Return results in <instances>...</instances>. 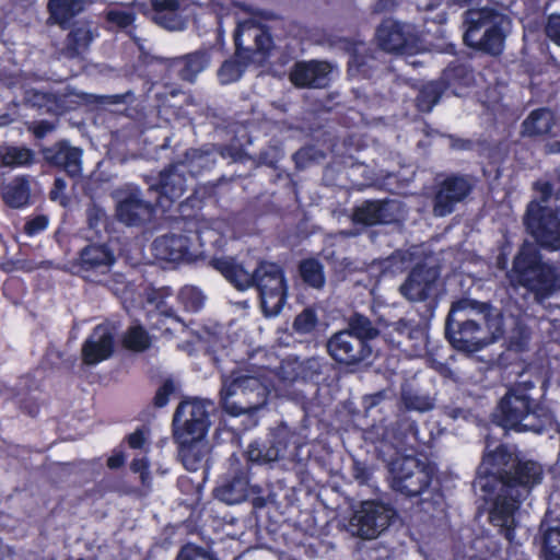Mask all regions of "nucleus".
I'll return each instance as SVG.
<instances>
[{
    "instance_id": "nucleus-1",
    "label": "nucleus",
    "mask_w": 560,
    "mask_h": 560,
    "mask_svg": "<svg viewBox=\"0 0 560 560\" xmlns=\"http://www.w3.org/2000/svg\"><path fill=\"white\" fill-rule=\"evenodd\" d=\"M209 266L238 291L255 288L258 291L264 315H279L288 296L284 271L276 262L260 260L249 272L233 256H213Z\"/></svg>"
},
{
    "instance_id": "nucleus-2",
    "label": "nucleus",
    "mask_w": 560,
    "mask_h": 560,
    "mask_svg": "<svg viewBox=\"0 0 560 560\" xmlns=\"http://www.w3.org/2000/svg\"><path fill=\"white\" fill-rule=\"evenodd\" d=\"M534 387V382L523 381L506 392L495 412L499 425L518 432L540 433L552 424L548 408L532 396Z\"/></svg>"
},
{
    "instance_id": "nucleus-3",
    "label": "nucleus",
    "mask_w": 560,
    "mask_h": 560,
    "mask_svg": "<svg viewBox=\"0 0 560 560\" xmlns=\"http://www.w3.org/2000/svg\"><path fill=\"white\" fill-rule=\"evenodd\" d=\"M509 277L513 283L530 292L538 303H542L559 288L556 268L546 262L540 249L529 242L520 246Z\"/></svg>"
},
{
    "instance_id": "nucleus-4",
    "label": "nucleus",
    "mask_w": 560,
    "mask_h": 560,
    "mask_svg": "<svg viewBox=\"0 0 560 560\" xmlns=\"http://www.w3.org/2000/svg\"><path fill=\"white\" fill-rule=\"evenodd\" d=\"M272 388L273 384L265 375L233 372L222 380V406L232 416L258 410L266 405Z\"/></svg>"
},
{
    "instance_id": "nucleus-5",
    "label": "nucleus",
    "mask_w": 560,
    "mask_h": 560,
    "mask_svg": "<svg viewBox=\"0 0 560 560\" xmlns=\"http://www.w3.org/2000/svg\"><path fill=\"white\" fill-rule=\"evenodd\" d=\"M482 474L493 477L500 486L508 481L518 483L521 490H517V495L529 494L530 489L542 479L539 464L532 460L521 462L503 446H498L493 453L485 455L479 466V475Z\"/></svg>"
},
{
    "instance_id": "nucleus-6",
    "label": "nucleus",
    "mask_w": 560,
    "mask_h": 560,
    "mask_svg": "<svg viewBox=\"0 0 560 560\" xmlns=\"http://www.w3.org/2000/svg\"><path fill=\"white\" fill-rule=\"evenodd\" d=\"M120 277L121 280H115L113 291L128 315L141 312L145 315H176L173 305L168 302L174 295L171 287L156 288L152 283H145L144 280L137 283Z\"/></svg>"
},
{
    "instance_id": "nucleus-7",
    "label": "nucleus",
    "mask_w": 560,
    "mask_h": 560,
    "mask_svg": "<svg viewBox=\"0 0 560 560\" xmlns=\"http://www.w3.org/2000/svg\"><path fill=\"white\" fill-rule=\"evenodd\" d=\"M504 16L493 8L468 9L463 13L464 44L477 51L498 56L504 47Z\"/></svg>"
},
{
    "instance_id": "nucleus-8",
    "label": "nucleus",
    "mask_w": 560,
    "mask_h": 560,
    "mask_svg": "<svg viewBox=\"0 0 560 560\" xmlns=\"http://www.w3.org/2000/svg\"><path fill=\"white\" fill-rule=\"evenodd\" d=\"M502 317H480V322L447 317L445 330L455 348L474 352L493 342L502 334Z\"/></svg>"
},
{
    "instance_id": "nucleus-9",
    "label": "nucleus",
    "mask_w": 560,
    "mask_h": 560,
    "mask_svg": "<svg viewBox=\"0 0 560 560\" xmlns=\"http://www.w3.org/2000/svg\"><path fill=\"white\" fill-rule=\"evenodd\" d=\"M526 232L538 248L560 250V207H549L536 200L527 203L523 218Z\"/></svg>"
},
{
    "instance_id": "nucleus-10",
    "label": "nucleus",
    "mask_w": 560,
    "mask_h": 560,
    "mask_svg": "<svg viewBox=\"0 0 560 560\" xmlns=\"http://www.w3.org/2000/svg\"><path fill=\"white\" fill-rule=\"evenodd\" d=\"M210 402L200 399L185 400L177 407L173 424L177 443H188L197 439H203L210 425Z\"/></svg>"
},
{
    "instance_id": "nucleus-11",
    "label": "nucleus",
    "mask_w": 560,
    "mask_h": 560,
    "mask_svg": "<svg viewBox=\"0 0 560 560\" xmlns=\"http://www.w3.org/2000/svg\"><path fill=\"white\" fill-rule=\"evenodd\" d=\"M395 513L389 506L365 501L353 512L349 520L347 530L362 539L378 537L390 524Z\"/></svg>"
},
{
    "instance_id": "nucleus-12",
    "label": "nucleus",
    "mask_w": 560,
    "mask_h": 560,
    "mask_svg": "<svg viewBox=\"0 0 560 560\" xmlns=\"http://www.w3.org/2000/svg\"><path fill=\"white\" fill-rule=\"evenodd\" d=\"M392 471L394 490L409 497L422 494L432 479L431 468L412 456L396 459Z\"/></svg>"
},
{
    "instance_id": "nucleus-13",
    "label": "nucleus",
    "mask_w": 560,
    "mask_h": 560,
    "mask_svg": "<svg viewBox=\"0 0 560 560\" xmlns=\"http://www.w3.org/2000/svg\"><path fill=\"white\" fill-rule=\"evenodd\" d=\"M439 277L440 270L438 267L418 262L400 285V292L410 301L423 302L429 300L428 312L433 315L438 306L435 291Z\"/></svg>"
},
{
    "instance_id": "nucleus-14",
    "label": "nucleus",
    "mask_w": 560,
    "mask_h": 560,
    "mask_svg": "<svg viewBox=\"0 0 560 560\" xmlns=\"http://www.w3.org/2000/svg\"><path fill=\"white\" fill-rule=\"evenodd\" d=\"M517 490H521L518 483L506 482L500 486V491L493 501L492 508L489 512V520L494 525L502 529L508 540L514 539L515 513L518 510L520 503L528 494L517 495Z\"/></svg>"
},
{
    "instance_id": "nucleus-15",
    "label": "nucleus",
    "mask_w": 560,
    "mask_h": 560,
    "mask_svg": "<svg viewBox=\"0 0 560 560\" xmlns=\"http://www.w3.org/2000/svg\"><path fill=\"white\" fill-rule=\"evenodd\" d=\"M404 213V203L396 199H368L357 206L352 212V220L364 226L394 224L400 221Z\"/></svg>"
},
{
    "instance_id": "nucleus-16",
    "label": "nucleus",
    "mask_w": 560,
    "mask_h": 560,
    "mask_svg": "<svg viewBox=\"0 0 560 560\" xmlns=\"http://www.w3.org/2000/svg\"><path fill=\"white\" fill-rule=\"evenodd\" d=\"M470 180L458 174L446 176L439 185L433 198V212L438 217L451 214L458 202L464 201L472 191Z\"/></svg>"
},
{
    "instance_id": "nucleus-17",
    "label": "nucleus",
    "mask_w": 560,
    "mask_h": 560,
    "mask_svg": "<svg viewBox=\"0 0 560 560\" xmlns=\"http://www.w3.org/2000/svg\"><path fill=\"white\" fill-rule=\"evenodd\" d=\"M115 262V252L107 243L90 242L79 250L74 266L89 278L93 273H107Z\"/></svg>"
},
{
    "instance_id": "nucleus-18",
    "label": "nucleus",
    "mask_w": 560,
    "mask_h": 560,
    "mask_svg": "<svg viewBox=\"0 0 560 560\" xmlns=\"http://www.w3.org/2000/svg\"><path fill=\"white\" fill-rule=\"evenodd\" d=\"M330 355L340 363L357 364L371 358L372 349L349 330L340 331L328 341Z\"/></svg>"
},
{
    "instance_id": "nucleus-19",
    "label": "nucleus",
    "mask_w": 560,
    "mask_h": 560,
    "mask_svg": "<svg viewBox=\"0 0 560 560\" xmlns=\"http://www.w3.org/2000/svg\"><path fill=\"white\" fill-rule=\"evenodd\" d=\"M156 208V203L142 199L140 190L136 189L118 201L116 217L127 226H142L152 221Z\"/></svg>"
},
{
    "instance_id": "nucleus-20",
    "label": "nucleus",
    "mask_w": 560,
    "mask_h": 560,
    "mask_svg": "<svg viewBox=\"0 0 560 560\" xmlns=\"http://www.w3.org/2000/svg\"><path fill=\"white\" fill-rule=\"evenodd\" d=\"M40 154L47 165L63 171L71 177L79 176L82 171V150L72 147L68 140H59L50 147H43Z\"/></svg>"
},
{
    "instance_id": "nucleus-21",
    "label": "nucleus",
    "mask_w": 560,
    "mask_h": 560,
    "mask_svg": "<svg viewBox=\"0 0 560 560\" xmlns=\"http://www.w3.org/2000/svg\"><path fill=\"white\" fill-rule=\"evenodd\" d=\"M331 67L327 61H296L289 73V80L295 88L322 89L329 82Z\"/></svg>"
},
{
    "instance_id": "nucleus-22",
    "label": "nucleus",
    "mask_w": 560,
    "mask_h": 560,
    "mask_svg": "<svg viewBox=\"0 0 560 560\" xmlns=\"http://www.w3.org/2000/svg\"><path fill=\"white\" fill-rule=\"evenodd\" d=\"M375 37L380 48L386 52L409 55L413 52L415 43L401 23L387 19L376 28Z\"/></svg>"
},
{
    "instance_id": "nucleus-23",
    "label": "nucleus",
    "mask_w": 560,
    "mask_h": 560,
    "mask_svg": "<svg viewBox=\"0 0 560 560\" xmlns=\"http://www.w3.org/2000/svg\"><path fill=\"white\" fill-rule=\"evenodd\" d=\"M186 188V176L184 173H179L175 165H170L161 172L158 183L150 186V190L158 194L156 206L163 209L179 199Z\"/></svg>"
},
{
    "instance_id": "nucleus-24",
    "label": "nucleus",
    "mask_w": 560,
    "mask_h": 560,
    "mask_svg": "<svg viewBox=\"0 0 560 560\" xmlns=\"http://www.w3.org/2000/svg\"><path fill=\"white\" fill-rule=\"evenodd\" d=\"M191 240L188 235L165 234L156 237L151 246L152 255L170 262L190 261Z\"/></svg>"
},
{
    "instance_id": "nucleus-25",
    "label": "nucleus",
    "mask_w": 560,
    "mask_h": 560,
    "mask_svg": "<svg viewBox=\"0 0 560 560\" xmlns=\"http://www.w3.org/2000/svg\"><path fill=\"white\" fill-rule=\"evenodd\" d=\"M113 332L108 326L100 325L82 346V361L86 365H95L107 360L113 354Z\"/></svg>"
},
{
    "instance_id": "nucleus-26",
    "label": "nucleus",
    "mask_w": 560,
    "mask_h": 560,
    "mask_svg": "<svg viewBox=\"0 0 560 560\" xmlns=\"http://www.w3.org/2000/svg\"><path fill=\"white\" fill-rule=\"evenodd\" d=\"M440 81L446 91L463 96L476 84V73L470 62L459 59L451 61L442 71Z\"/></svg>"
},
{
    "instance_id": "nucleus-27",
    "label": "nucleus",
    "mask_w": 560,
    "mask_h": 560,
    "mask_svg": "<svg viewBox=\"0 0 560 560\" xmlns=\"http://www.w3.org/2000/svg\"><path fill=\"white\" fill-rule=\"evenodd\" d=\"M236 27H242V42L244 54L253 56L254 62L256 56L261 60L268 58L275 47L273 37L267 26L249 24H238Z\"/></svg>"
},
{
    "instance_id": "nucleus-28",
    "label": "nucleus",
    "mask_w": 560,
    "mask_h": 560,
    "mask_svg": "<svg viewBox=\"0 0 560 560\" xmlns=\"http://www.w3.org/2000/svg\"><path fill=\"white\" fill-rule=\"evenodd\" d=\"M241 31L242 27H236L233 33L236 58L225 60L218 70V77L223 84H230L238 81L246 68L254 62L253 56L244 54Z\"/></svg>"
},
{
    "instance_id": "nucleus-29",
    "label": "nucleus",
    "mask_w": 560,
    "mask_h": 560,
    "mask_svg": "<svg viewBox=\"0 0 560 560\" xmlns=\"http://www.w3.org/2000/svg\"><path fill=\"white\" fill-rule=\"evenodd\" d=\"M555 126L553 113L547 107L533 109L521 124L523 138L539 139L549 136Z\"/></svg>"
},
{
    "instance_id": "nucleus-30",
    "label": "nucleus",
    "mask_w": 560,
    "mask_h": 560,
    "mask_svg": "<svg viewBox=\"0 0 560 560\" xmlns=\"http://www.w3.org/2000/svg\"><path fill=\"white\" fill-rule=\"evenodd\" d=\"M4 205L11 209H24L31 205V183L28 176L19 175L0 188Z\"/></svg>"
},
{
    "instance_id": "nucleus-31",
    "label": "nucleus",
    "mask_w": 560,
    "mask_h": 560,
    "mask_svg": "<svg viewBox=\"0 0 560 560\" xmlns=\"http://www.w3.org/2000/svg\"><path fill=\"white\" fill-rule=\"evenodd\" d=\"M151 19L158 25L170 30H178L180 20V2L179 0H151Z\"/></svg>"
},
{
    "instance_id": "nucleus-32",
    "label": "nucleus",
    "mask_w": 560,
    "mask_h": 560,
    "mask_svg": "<svg viewBox=\"0 0 560 560\" xmlns=\"http://www.w3.org/2000/svg\"><path fill=\"white\" fill-rule=\"evenodd\" d=\"M288 447L287 434L284 431H278L273 439L268 442L266 453L261 455V444L252 443L247 450L248 459L259 464H268L281 458Z\"/></svg>"
},
{
    "instance_id": "nucleus-33",
    "label": "nucleus",
    "mask_w": 560,
    "mask_h": 560,
    "mask_svg": "<svg viewBox=\"0 0 560 560\" xmlns=\"http://www.w3.org/2000/svg\"><path fill=\"white\" fill-rule=\"evenodd\" d=\"M211 55L209 49H198L189 52L175 61L178 67V77L187 82H194L196 77L210 63Z\"/></svg>"
},
{
    "instance_id": "nucleus-34",
    "label": "nucleus",
    "mask_w": 560,
    "mask_h": 560,
    "mask_svg": "<svg viewBox=\"0 0 560 560\" xmlns=\"http://www.w3.org/2000/svg\"><path fill=\"white\" fill-rule=\"evenodd\" d=\"M179 444V457L187 470L196 471L203 467L209 453V445L203 439Z\"/></svg>"
},
{
    "instance_id": "nucleus-35",
    "label": "nucleus",
    "mask_w": 560,
    "mask_h": 560,
    "mask_svg": "<svg viewBox=\"0 0 560 560\" xmlns=\"http://www.w3.org/2000/svg\"><path fill=\"white\" fill-rule=\"evenodd\" d=\"M202 200L195 195L187 197L179 203V219L183 221V231L189 234L199 235L202 218L201 211Z\"/></svg>"
},
{
    "instance_id": "nucleus-36",
    "label": "nucleus",
    "mask_w": 560,
    "mask_h": 560,
    "mask_svg": "<svg viewBox=\"0 0 560 560\" xmlns=\"http://www.w3.org/2000/svg\"><path fill=\"white\" fill-rule=\"evenodd\" d=\"M378 60L373 54L354 48L348 60L347 72L354 79H371L377 68Z\"/></svg>"
},
{
    "instance_id": "nucleus-37",
    "label": "nucleus",
    "mask_w": 560,
    "mask_h": 560,
    "mask_svg": "<svg viewBox=\"0 0 560 560\" xmlns=\"http://www.w3.org/2000/svg\"><path fill=\"white\" fill-rule=\"evenodd\" d=\"M446 92L440 79L423 84L416 97V106L421 113H430Z\"/></svg>"
},
{
    "instance_id": "nucleus-38",
    "label": "nucleus",
    "mask_w": 560,
    "mask_h": 560,
    "mask_svg": "<svg viewBox=\"0 0 560 560\" xmlns=\"http://www.w3.org/2000/svg\"><path fill=\"white\" fill-rule=\"evenodd\" d=\"M299 273L305 284L314 289H322L326 278L323 264L316 258H305L299 264Z\"/></svg>"
},
{
    "instance_id": "nucleus-39",
    "label": "nucleus",
    "mask_w": 560,
    "mask_h": 560,
    "mask_svg": "<svg viewBox=\"0 0 560 560\" xmlns=\"http://www.w3.org/2000/svg\"><path fill=\"white\" fill-rule=\"evenodd\" d=\"M215 497L226 504H237L247 498V481L236 477L215 489Z\"/></svg>"
},
{
    "instance_id": "nucleus-40",
    "label": "nucleus",
    "mask_w": 560,
    "mask_h": 560,
    "mask_svg": "<svg viewBox=\"0 0 560 560\" xmlns=\"http://www.w3.org/2000/svg\"><path fill=\"white\" fill-rule=\"evenodd\" d=\"M50 18L56 23L63 25L69 23L82 10L80 0H49L47 4Z\"/></svg>"
},
{
    "instance_id": "nucleus-41",
    "label": "nucleus",
    "mask_w": 560,
    "mask_h": 560,
    "mask_svg": "<svg viewBox=\"0 0 560 560\" xmlns=\"http://www.w3.org/2000/svg\"><path fill=\"white\" fill-rule=\"evenodd\" d=\"M35 161L34 151L25 147H0V166H28Z\"/></svg>"
},
{
    "instance_id": "nucleus-42",
    "label": "nucleus",
    "mask_w": 560,
    "mask_h": 560,
    "mask_svg": "<svg viewBox=\"0 0 560 560\" xmlns=\"http://www.w3.org/2000/svg\"><path fill=\"white\" fill-rule=\"evenodd\" d=\"M177 300L185 312L198 313L205 306L206 295L197 287L185 285L179 290Z\"/></svg>"
},
{
    "instance_id": "nucleus-43",
    "label": "nucleus",
    "mask_w": 560,
    "mask_h": 560,
    "mask_svg": "<svg viewBox=\"0 0 560 560\" xmlns=\"http://www.w3.org/2000/svg\"><path fill=\"white\" fill-rule=\"evenodd\" d=\"M122 342L127 349L142 352L150 348L151 337L141 326H132L125 334Z\"/></svg>"
},
{
    "instance_id": "nucleus-44",
    "label": "nucleus",
    "mask_w": 560,
    "mask_h": 560,
    "mask_svg": "<svg viewBox=\"0 0 560 560\" xmlns=\"http://www.w3.org/2000/svg\"><path fill=\"white\" fill-rule=\"evenodd\" d=\"M489 303L463 296L452 302L447 315H455L456 313L463 312H475L478 315H489Z\"/></svg>"
},
{
    "instance_id": "nucleus-45",
    "label": "nucleus",
    "mask_w": 560,
    "mask_h": 560,
    "mask_svg": "<svg viewBox=\"0 0 560 560\" xmlns=\"http://www.w3.org/2000/svg\"><path fill=\"white\" fill-rule=\"evenodd\" d=\"M25 102L31 107L50 112L57 103V96L51 92L31 89L25 92Z\"/></svg>"
},
{
    "instance_id": "nucleus-46",
    "label": "nucleus",
    "mask_w": 560,
    "mask_h": 560,
    "mask_svg": "<svg viewBox=\"0 0 560 560\" xmlns=\"http://www.w3.org/2000/svg\"><path fill=\"white\" fill-rule=\"evenodd\" d=\"M401 400L409 410L424 412L433 408V401L429 396L419 395L409 388L402 389Z\"/></svg>"
},
{
    "instance_id": "nucleus-47",
    "label": "nucleus",
    "mask_w": 560,
    "mask_h": 560,
    "mask_svg": "<svg viewBox=\"0 0 560 560\" xmlns=\"http://www.w3.org/2000/svg\"><path fill=\"white\" fill-rule=\"evenodd\" d=\"M348 330L364 341L373 339L378 335V327L369 317H353Z\"/></svg>"
},
{
    "instance_id": "nucleus-48",
    "label": "nucleus",
    "mask_w": 560,
    "mask_h": 560,
    "mask_svg": "<svg viewBox=\"0 0 560 560\" xmlns=\"http://www.w3.org/2000/svg\"><path fill=\"white\" fill-rule=\"evenodd\" d=\"M105 20L107 23L113 24L120 30H125L133 25L136 21V13L133 11L110 9L106 11Z\"/></svg>"
},
{
    "instance_id": "nucleus-49",
    "label": "nucleus",
    "mask_w": 560,
    "mask_h": 560,
    "mask_svg": "<svg viewBox=\"0 0 560 560\" xmlns=\"http://www.w3.org/2000/svg\"><path fill=\"white\" fill-rule=\"evenodd\" d=\"M86 222L90 229L95 230L96 234L101 229L107 225V215L102 207L92 202L86 208Z\"/></svg>"
},
{
    "instance_id": "nucleus-50",
    "label": "nucleus",
    "mask_w": 560,
    "mask_h": 560,
    "mask_svg": "<svg viewBox=\"0 0 560 560\" xmlns=\"http://www.w3.org/2000/svg\"><path fill=\"white\" fill-rule=\"evenodd\" d=\"M176 560H217L206 548L187 544L179 550Z\"/></svg>"
},
{
    "instance_id": "nucleus-51",
    "label": "nucleus",
    "mask_w": 560,
    "mask_h": 560,
    "mask_svg": "<svg viewBox=\"0 0 560 560\" xmlns=\"http://www.w3.org/2000/svg\"><path fill=\"white\" fill-rule=\"evenodd\" d=\"M48 223L46 214H37L25 222L23 231L27 236L33 237L44 232L48 228Z\"/></svg>"
},
{
    "instance_id": "nucleus-52",
    "label": "nucleus",
    "mask_w": 560,
    "mask_h": 560,
    "mask_svg": "<svg viewBox=\"0 0 560 560\" xmlns=\"http://www.w3.org/2000/svg\"><path fill=\"white\" fill-rule=\"evenodd\" d=\"M533 189L539 194V198L535 200L541 205H547L553 196V185L549 180H536Z\"/></svg>"
},
{
    "instance_id": "nucleus-53",
    "label": "nucleus",
    "mask_w": 560,
    "mask_h": 560,
    "mask_svg": "<svg viewBox=\"0 0 560 560\" xmlns=\"http://www.w3.org/2000/svg\"><path fill=\"white\" fill-rule=\"evenodd\" d=\"M149 463L147 458H137L132 460L131 469L133 472L140 475L141 482L144 487L149 488L151 485V477L149 474Z\"/></svg>"
},
{
    "instance_id": "nucleus-54",
    "label": "nucleus",
    "mask_w": 560,
    "mask_h": 560,
    "mask_svg": "<svg viewBox=\"0 0 560 560\" xmlns=\"http://www.w3.org/2000/svg\"><path fill=\"white\" fill-rule=\"evenodd\" d=\"M546 35L558 46H560V14H552L548 18L545 27Z\"/></svg>"
},
{
    "instance_id": "nucleus-55",
    "label": "nucleus",
    "mask_w": 560,
    "mask_h": 560,
    "mask_svg": "<svg viewBox=\"0 0 560 560\" xmlns=\"http://www.w3.org/2000/svg\"><path fill=\"white\" fill-rule=\"evenodd\" d=\"M300 374V364L298 362H284L279 369V376L284 382H293Z\"/></svg>"
},
{
    "instance_id": "nucleus-56",
    "label": "nucleus",
    "mask_w": 560,
    "mask_h": 560,
    "mask_svg": "<svg viewBox=\"0 0 560 560\" xmlns=\"http://www.w3.org/2000/svg\"><path fill=\"white\" fill-rule=\"evenodd\" d=\"M175 389V385L172 381H166L162 387L158 390L154 397V404L158 407H164L168 402V396Z\"/></svg>"
},
{
    "instance_id": "nucleus-57",
    "label": "nucleus",
    "mask_w": 560,
    "mask_h": 560,
    "mask_svg": "<svg viewBox=\"0 0 560 560\" xmlns=\"http://www.w3.org/2000/svg\"><path fill=\"white\" fill-rule=\"evenodd\" d=\"M55 129V125L48 120L35 121L30 130L36 139H44L49 132Z\"/></svg>"
},
{
    "instance_id": "nucleus-58",
    "label": "nucleus",
    "mask_w": 560,
    "mask_h": 560,
    "mask_svg": "<svg viewBox=\"0 0 560 560\" xmlns=\"http://www.w3.org/2000/svg\"><path fill=\"white\" fill-rule=\"evenodd\" d=\"M315 325V317H295L293 322V329L298 334L303 335L312 331Z\"/></svg>"
},
{
    "instance_id": "nucleus-59",
    "label": "nucleus",
    "mask_w": 560,
    "mask_h": 560,
    "mask_svg": "<svg viewBox=\"0 0 560 560\" xmlns=\"http://www.w3.org/2000/svg\"><path fill=\"white\" fill-rule=\"evenodd\" d=\"M560 548V528H549L544 534L542 549Z\"/></svg>"
},
{
    "instance_id": "nucleus-60",
    "label": "nucleus",
    "mask_w": 560,
    "mask_h": 560,
    "mask_svg": "<svg viewBox=\"0 0 560 560\" xmlns=\"http://www.w3.org/2000/svg\"><path fill=\"white\" fill-rule=\"evenodd\" d=\"M311 148H301L293 154V160L298 167L304 166L311 160Z\"/></svg>"
},
{
    "instance_id": "nucleus-61",
    "label": "nucleus",
    "mask_w": 560,
    "mask_h": 560,
    "mask_svg": "<svg viewBox=\"0 0 560 560\" xmlns=\"http://www.w3.org/2000/svg\"><path fill=\"white\" fill-rule=\"evenodd\" d=\"M128 443L132 448H141L145 443V438L142 431H136L128 438Z\"/></svg>"
},
{
    "instance_id": "nucleus-62",
    "label": "nucleus",
    "mask_w": 560,
    "mask_h": 560,
    "mask_svg": "<svg viewBox=\"0 0 560 560\" xmlns=\"http://www.w3.org/2000/svg\"><path fill=\"white\" fill-rule=\"evenodd\" d=\"M385 398V392H378L373 395L364 397L365 409H371L377 406Z\"/></svg>"
},
{
    "instance_id": "nucleus-63",
    "label": "nucleus",
    "mask_w": 560,
    "mask_h": 560,
    "mask_svg": "<svg viewBox=\"0 0 560 560\" xmlns=\"http://www.w3.org/2000/svg\"><path fill=\"white\" fill-rule=\"evenodd\" d=\"M394 0H376L373 4L374 13H384L393 9Z\"/></svg>"
},
{
    "instance_id": "nucleus-64",
    "label": "nucleus",
    "mask_w": 560,
    "mask_h": 560,
    "mask_svg": "<svg viewBox=\"0 0 560 560\" xmlns=\"http://www.w3.org/2000/svg\"><path fill=\"white\" fill-rule=\"evenodd\" d=\"M83 34L82 30H73L68 34V44L73 49H78L81 42V35Z\"/></svg>"
}]
</instances>
